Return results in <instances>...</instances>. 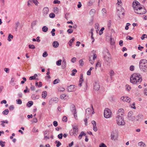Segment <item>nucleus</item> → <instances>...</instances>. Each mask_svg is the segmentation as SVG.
<instances>
[{
    "label": "nucleus",
    "mask_w": 147,
    "mask_h": 147,
    "mask_svg": "<svg viewBox=\"0 0 147 147\" xmlns=\"http://www.w3.org/2000/svg\"><path fill=\"white\" fill-rule=\"evenodd\" d=\"M137 120L140 121L143 118V116L142 114H139L137 116Z\"/></svg>",
    "instance_id": "17"
},
{
    "label": "nucleus",
    "mask_w": 147,
    "mask_h": 147,
    "mask_svg": "<svg viewBox=\"0 0 147 147\" xmlns=\"http://www.w3.org/2000/svg\"><path fill=\"white\" fill-rule=\"evenodd\" d=\"M142 80V76L139 73L132 74L130 78V82L134 84H138Z\"/></svg>",
    "instance_id": "1"
},
{
    "label": "nucleus",
    "mask_w": 147,
    "mask_h": 147,
    "mask_svg": "<svg viewBox=\"0 0 147 147\" xmlns=\"http://www.w3.org/2000/svg\"><path fill=\"white\" fill-rule=\"evenodd\" d=\"M116 121L117 124L119 125H124L125 124L124 119L121 116H117Z\"/></svg>",
    "instance_id": "4"
},
{
    "label": "nucleus",
    "mask_w": 147,
    "mask_h": 147,
    "mask_svg": "<svg viewBox=\"0 0 147 147\" xmlns=\"http://www.w3.org/2000/svg\"><path fill=\"white\" fill-rule=\"evenodd\" d=\"M75 38H74L73 37L69 40V44L70 46H71L72 43L73 42Z\"/></svg>",
    "instance_id": "26"
},
{
    "label": "nucleus",
    "mask_w": 147,
    "mask_h": 147,
    "mask_svg": "<svg viewBox=\"0 0 147 147\" xmlns=\"http://www.w3.org/2000/svg\"><path fill=\"white\" fill-rule=\"evenodd\" d=\"M4 123H8V121L7 120H3L0 121V125H1L2 127H5V125Z\"/></svg>",
    "instance_id": "15"
},
{
    "label": "nucleus",
    "mask_w": 147,
    "mask_h": 147,
    "mask_svg": "<svg viewBox=\"0 0 147 147\" xmlns=\"http://www.w3.org/2000/svg\"><path fill=\"white\" fill-rule=\"evenodd\" d=\"M63 136V134L62 133H61L58 135V137L59 139H61Z\"/></svg>",
    "instance_id": "50"
},
{
    "label": "nucleus",
    "mask_w": 147,
    "mask_h": 147,
    "mask_svg": "<svg viewBox=\"0 0 147 147\" xmlns=\"http://www.w3.org/2000/svg\"><path fill=\"white\" fill-rule=\"evenodd\" d=\"M86 134L84 132L82 131L81 132L79 135V136L78 137V138L80 139H81L82 138V137L83 136H86Z\"/></svg>",
    "instance_id": "21"
},
{
    "label": "nucleus",
    "mask_w": 147,
    "mask_h": 147,
    "mask_svg": "<svg viewBox=\"0 0 147 147\" xmlns=\"http://www.w3.org/2000/svg\"><path fill=\"white\" fill-rule=\"evenodd\" d=\"M49 11V9L48 7H44L42 10V13L44 16H45L47 14Z\"/></svg>",
    "instance_id": "12"
},
{
    "label": "nucleus",
    "mask_w": 147,
    "mask_h": 147,
    "mask_svg": "<svg viewBox=\"0 0 147 147\" xmlns=\"http://www.w3.org/2000/svg\"><path fill=\"white\" fill-rule=\"evenodd\" d=\"M134 10L135 12L138 14H143L146 12V11L145 9L142 7H140L136 8Z\"/></svg>",
    "instance_id": "6"
},
{
    "label": "nucleus",
    "mask_w": 147,
    "mask_h": 147,
    "mask_svg": "<svg viewBox=\"0 0 147 147\" xmlns=\"http://www.w3.org/2000/svg\"><path fill=\"white\" fill-rule=\"evenodd\" d=\"M124 111L123 109H120L118 110L117 113V116H121L124 115Z\"/></svg>",
    "instance_id": "11"
},
{
    "label": "nucleus",
    "mask_w": 147,
    "mask_h": 147,
    "mask_svg": "<svg viewBox=\"0 0 147 147\" xmlns=\"http://www.w3.org/2000/svg\"><path fill=\"white\" fill-rule=\"evenodd\" d=\"M130 25V24L129 23H127L126 24L125 29L126 30H128L129 29V26Z\"/></svg>",
    "instance_id": "44"
},
{
    "label": "nucleus",
    "mask_w": 147,
    "mask_h": 147,
    "mask_svg": "<svg viewBox=\"0 0 147 147\" xmlns=\"http://www.w3.org/2000/svg\"><path fill=\"white\" fill-rule=\"evenodd\" d=\"M31 97L33 100L38 99L39 97L38 95H36L35 94H32V95Z\"/></svg>",
    "instance_id": "19"
},
{
    "label": "nucleus",
    "mask_w": 147,
    "mask_h": 147,
    "mask_svg": "<svg viewBox=\"0 0 147 147\" xmlns=\"http://www.w3.org/2000/svg\"><path fill=\"white\" fill-rule=\"evenodd\" d=\"M99 147H107L106 145L104 143H102L100 145Z\"/></svg>",
    "instance_id": "64"
},
{
    "label": "nucleus",
    "mask_w": 147,
    "mask_h": 147,
    "mask_svg": "<svg viewBox=\"0 0 147 147\" xmlns=\"http://www.w3.org/2000/svg\"><path fill=\"white\" fill-rule=\"evenodd\" d=\"M127 39H129L130 40H132L133 39V37H132L129 36H127L126 38Z\"/></svg>",
    "instance_id": "62"
},
{
    "label": "nucleus",
    "mask_w": 147,
    "mask_h": 147,
    "mask_svg": "<svg viewBox=\"0 0 147 147\" xmlns=\"http://www.w3.org/2000/svg\"><path fill=\"white\" fill-rule=\"evenodd\" d=\"M73 114H74V117L76 119H77V112L76 111H75L74 113H73Z\"/></svg>",
    "instance_id": "40"
},
{
    "label": "nucleus",
    "mask_w": 147,
    "mask_h": 147,
    "mask_svg": "<svg viewBox=\"0 0 147 147\" xmlns=\"http://www.w3.org/2000/svg\"><path fill=\"white\" fill-rule=\"evenodd\" d=\"M63 121L64 122H66L67 121V117L65 116H64L63 117Z\"/></svg>",
    "instance_id": "45"
},
{
    "label": "nucleus",
    "mask_w": 147,
    "mask_h": 147,
    "mask_svg": "<svg viewBox=\"0 0 147 147\" xmlns=\"http://www.w3.org/2000/svg\"><path fill=\"white\" fill-rule=\"evenodd\" d=\"M48 30V28L46 26H44L42 28V31L44 32H47Z\"/></svg>",
    "instance_id": "25"
},
{
    "label": "nucleus",
    "mask_w": 147,
    "mask_h": 147,
    "mask_svg": "<svg viewBox=\"0 0 147 147\" xmlns=\"http://www.w3.org/2000/svg\"><path fill=\"white\" fill-rule=\"evenodd\" d=\"M53 3L54 4H59L60 3V1L58 0H54V1L53 2Z\"/></svg>",
    "instance_id": "48"
},
{
    "label": "nucleus",
    "mask_w": 147,
    "mask_h": 147,
    "mask_svg": "<svg viewBox=\"0 0 147 147\" xmlns=\"http://www.w3.org/2000/svg\"><path fill=\"white\" fill-rule=\"evenodd\" d=\"M147 36L146 34H143L142 35V36L141 37L142 40H143L145 38H146Z\"/></svg>",
    "instance_id": "46"
},
{
    "label": "nucleus",
    "mask_w": 147,
    "mask_h": 147,
    "mask_svg": "<svg viewBox=\"0 0 147 147\" xmlns=\"http://www.w3.org/2000/svg\"><path fill=\"white\" fill-rule=\"evenodd\" d=\"M66 94H62L60 96V97L61 99H66V98H65L66 96Z\"/></svg>",
    "instance_id": "32"
},
{
    "label": "nucleus",
    "mask_w": 147,
    "mask_h": 147,
    "mask_svg": "<svg viewBox=\"0 0 147 147\" xmlns=\"http://www.w3.org/2000/svg\"><path fill=\"white\" fill-rule=\"evenodd\" d=\"M79 63L80 65L82 66L84 64V62L83 61L82 59L79 60Z\"/></svg>",
    "instance_id": "43"
},
{
    "label": "nucleus",
    "mask_w": 147,
    "mask_h": 147,
    "mask_svg": "<svg viewBox=\"0 0 147 147\" xmlns=\"http://www.w3.org/2000/svg\"><path fill=\"white\" fill-rule=\"evenodd\" d=\"M59 81L60 80L59 79H56L53 81V84H56L59 82Z\"/></svg>",
    "instance_id": "35"
},
{
    "label": "nucleus",
    "mask_w": 147,
    "mask_h": 147,
    "mask_svg": "<svg viewBox=\"0 0 147 147\" xmlns=\"http://www.w3.org/2000/svg\"><path fill=\"white\" fill-rule=\"evenodd\" d=\"M138 145L140 147H146V146L145 144L142 142H139L138 143Z\"/></svg>",
    "instance_id": "18"
},
{
    "label": "nucleus",
    "mask_w": 147,
    "mask_h": 147,
    "mask_svg": "<svg viewBox=\"0 0 147 147\" xmlns=\"http://www.w3.org/2000/svg\"><path fill=\"white\" fill-rule=\"evenodd\" d=\"M32 1L36 5H38V3L37 0H32Z\"/></svg>",
    "instance_id": "59"
},
{
    "label": "nucleus",
    "mask_w": 147,
    "mask_h": 147,
    "mask_svg": "<svg viewBox=\"0 0 147 147\" xmlns=\"http://www.w3.org/2000/svg\"><path fill=\"white\" fill-rule=\"evenodd\" d=\"M104 29L105 28L104 27H102L101 28L99 32V34L100 35H101L102 34V31H103L104 30Z\"/></svg>",
    "instance_id": "53"
},
{
    "label": "nucleus",
    "mask_w": 147,
    "mask_h": 147,
    "mask_svg": "<svg viewBox=\"0 0 147 147\" xmlns=\"http://www.w3.org/2000/svg\"><path fill=\"white\" fill-rule=\"evenodd\" d=\"M9 112V111L8 109H6L3 112V114L5 115H6L8 114Z\"/></svg>",
    "instance_id": "30"
},
{
    "label": "nucleus",
    "mask_w": 147,
    "mask_h": 147,
    "mask_svg": "<svg viewBox=\"0 0 147 147\" xmlns=\"http://www.w3.org/2000/svg\"><path fill=\"white\" fill-rule=\"evenodd\" d=\"M5 142H3L2 141H0V145L2 147H4L5 146Z\"/></svg>",
    "instance_id": "38"
},
{
    "label": "nucleus",
    "mask_w": 147,
    "mask_h": 147,
    "mask_svg": "<svg viewBox=\"0 0 147 147\" xmlns=\"http://www.w3.org/2000/svg\"><path fill=\"white\" fill-rule=\"evenodd\" d=\"M37 22V21L36 20H34L32 21L31 23V27L32 28L36 25Z\"/></svg>",
    "instance_id": "24"
},
{
    "label": "nucleus",
    "mask_w": 147,
    "mask_h": 147,
    "mask_svg": "<svg viewBox=\"0 0 147 147\" xmlns=\"http://www.w3.org/2000/svg\"><path fill=\"white\" fill-rule=\"evenodd\" d=\"M139 67L141 71L146 72L147 70V60L144 59L141 60L139 62Z\"/></svg>",
    "instance_id": "2"
},
{
    "label": "nucleus",
    "mask_w": 147,
    "mask_h": 147,
    "mask_svg": "<svg viewBox=\"0 0 147 147\" xmlns=\"http://www.w3.org/2000/svg\"><path fill=\"white\" fill-rule=\"evenodd\" d=\"M67 89L68 91L69 92L75 91L76 89L75 86L74 85H71L68 86Z\"/></svg>",
    "instance_id": "9"
},
{
    "label": "nucleus",
    "mask_w": 147,
    "mask_h": 147,
    "mask_svg": "<svg viewBox=\"0 0 147 147\" xmlns=\"http://www.w3.org/2000/svg\"><path fill=\"white\" fill-rule=\"evenodd\" d=\"M133 113L132 111H129L128 114V120L131 121H134L135 119V117L132 116Z\"/></svg>",
    "instance_id": "8"
},
{
    "label": "nucleus",
    "mask_w": 147,
    "mask_h": 147,
    "mask_svg": "<svg viewBox=\"0 0 147 147\" xmlns=\"http://www.w3.org/2000/svg\"><path fill=\"white\" fill-rule=\"evenodd\" d=\"M135 2H133V5H132V6L134 9V10L135 9H137L136 8H138V7H137V6H136V4H135Z\"/></svg>",
    "instance_id": "57"
},
{
    "label": "nucleus",
    "mask_w": 147,
    "mask_h": 147,
    "mask_svg": "<svg viewBox=\"0 0 147 147\" xmlns=\"http://www.w3.org/2000/svg\"><path fill=\"white\" fill-rule=\"evenodd\" d=\"M135 4H136V6H137L138 8L140 7L139 6H140V4L139 2L137 1L135 2Z\"/></svg>",
    "instance_id": "56"
},
{
    "label": "nucleus",
    "mask_w": 147,
    "mask_h": 147,
    "mask_svg": "<svg viewBox=\"0 0 147 147\" xmlns=\"http://www.w3.org/2000/svg\"><path fill=\"white\" fill-rule=\"evenodd\" d=\"M4 70L7 73H9V69L8 68H5Z\"/></svg>",
    "instance_id": "54"
},
{
    "label": "nucleus",
    "mask_w": 147,
    "mask_h": 147,
    "mask_svg": "<svg viewBox=\"0 0 147 147\" xmlns=\"http://www.w3.org/2000/svg\"><path fill=\"white\" fill-rule=\"evenodd\" d=\"M13 38V35H11L10 34H9L8 37V40L9 41H11V40L10 38L12 39Z\"/></svg>",
    "instance_id": "27"
},
{
    "label": "nucleus",
    "mask_w": 147,
    "mask_h": 147,
    "mask_svg": "<svg viewBox=\"0 0 147 147\" xmlns=\"http://www.w3.org/2000/svg\"><path fill=\"white\" fill-rule=\"evenodd\" d=\"M62 62V60L61 59H59L56 62V63L57 65L60 66L61 64V62Z\"/></svg>",
    "instance_id": "31"
},
{
    "label": "nucleus",
    "mask_w": 147,
    "mask_h": 147,
    "mask_svg": "<svg viewBox=\"0 0 147 147\" xmlns=\"http://www.w3.org/2000/svg\"><path fill=\"white\" fill-rule=\"evenodd\" d=\"M29 47L30 49H34L35 48V46L33 45H29Z\"/></svg>",
    "instance_id": "47"
},
{
    "label": "nucleus",
    "mask_w": 147,
    "mask_h": 147,
    "mask_svg": "<svg viewBox=\"0 0 147 147\" xmlns=\"http://www.w3.org/2000/svg\"><path fill=\"white\" fill-rule=\"evenodd\" d=\"M112 115L111 111L109 109H106L104 111V115L105 118H109Z\"/></svg>",
    "instance_id": "7"
},
{
    "label": "nucleus",
    "mask_w": 147,
    "mask_h": 147,
    "mask_svg": "<svg viewBox=\"0 0 147 147\" xmlns=\"http://www.w3.org/2000/svg\"><path fill=\"white\" fill-rule=\"evenodd\" d=\"M49 16L51 18H53L55 17V15L54 13H51L49 14Z\"/></svg>",
    "instance_id": "42"
},
{
    "label": "nucleus",
    "mask_w": 147,
    "mask_h": 147,
    "mask_svg": "<svg viewBox=\"0 0 147 147\" xmlns=\"http://www.w3.org/2000/svg\"><path fill=\"white\" fill-rule=\"evenodd\" d=\"M71 110L72 112L74 113L75 111H76L75 106L74 105H72L71 107Z\"/></svg>",
    "instance_id": "22"
},
{
    "label": "nucleus",
    "mask_w": 147,
    "mask_h": 147,
    "mask_svg": "<svg viewBox=\"0 0 147 147\" xmlns=\"http://www.w3.org/2000/svg\"><path fill=\"white\" fill-rule=\"evenodd\" d=\"M104 61L105 63L108 65H109L111 61L110 55L108 51H107L105 54L104 56Z\"/></svg>",
    "instance_id": "3"
},
{
    "label": "nucleus",
    "mask_w": 147,
    "mask_h": 147,
    "mask_svg": "<svg viewBox=\"0 0 147 147\" xmlns=\"http://www.w3.org/2000/svg\"><path fill=\"white\" fill-rule=\"evenodd\" d=\"M16 25V27L15 28L17 30L20 24V23L19 22H17L15 23Z\"/></svg>",
    "instance_id": "61"
},
{
    "label": "nucleus",
    "mask_w": 147,
    "mask_h": 147,
    "mask_svg": "<svg viewBox=\"0 0 147 147\" xmlns=\"http://www.w3.org/2000/svg\"><path fill=\"white\" fill-rule=\"evenodd\" d=\"M53 100L55 103H57L58 102L59 100L58 98L55 97L53 98Z\"/></svg>",
    "instance_id": "51"
},
{
    "label": "nucleus",
    "mask_w": 147,
    "mask_h": 147,
    "mask_svg": "<svg viewBox=\"0 0 147 147\" xmlns=\"http://www.w3.org/2000/svg\"><path fill=\"white\" fill-rule=\"evenodd\" d=\"M102 13H103V15L104 16H105L106 15V10L105 9L103 8L102 10Z\"/></svg>",
    "instance_id": "29"
},
{
    "label": "nucleus",
    "mask_w": 147,
    "mask_h": 147,
    "mask_svg": "<svg viewBox=\"0 0 147 147\" xmlns=\"http://www.w3.org/2000/svg\"><path fill=\"white\" fill-rule=\"evenodd\" d=\"M58 90L59 91H63L65 90V89L64 88L61 87L59 88Z\"/></svg>",
    "instance_id": "55"
},
{
    "label": "nucleus",
    "mask_w": 147,
    "mask_h": 147,
    "mask_svg": "<svg viewBox=\"0 0 147 147\" xmlns=\"http://www.w3.org/2000/svg\"><path fill=\"white\" fill-rule=\"evenodd\" d=\"M134 65H131L130 67H129V69L130 70V71H133L134 70Z\"/></svg>",
    "instance_id": "58"
},
{
    "label": "nucleus",
    "mask_w": 147,
    "mask_h": 147,
    "mask_svg": "<svg viewBox=\"0 0 147 147\" xmlns=\"http://www.w3.org/2000/svg\"><path fill=\"white\" fill-rule=\"evenodd\" d=\"M77 72V70L75 69L72 70V73L71 74V75L72 76H75L76 74V73Z\"/></svg>",
    "instance_id": "34"
},
{
    "label": "nucleus",
    "mask_w": 147,
    "mask_h": 147,
    "mask_svg": "<svg viewBox=\"0 0 147 147\" xmlns=\"http://www.w3.org/2000/svg\"><path fill=\"white\" fill-rule=\"evenodd\" d=\"M125 87L126 90L128 91H129L131 88V86L128 85H126Z\"/></svg>",
    "instance_id": "33"
},
{
    "label": "nucleus",
    "mask_w": 147,
    "mask_h": 147,
    "mask_svg": "<svg viewBox=\"0 0 147 147\" xmlns=\"http://www.w3.org/2000/svg\"><path fill=\"white\" fill-rule=\"evenodd\" d=\"M48 54L46 52H45L43 53L42 56L43 57H45L47 56Z\"/></svg>",
    "instance_id": "60"
},
{
    "label": "nucleus",
    "mask_w": 147,
    "mask_h": 147,
    "mask_svg": "<svg viewBox=\"0 0 147 147\" xmlns=\"http://www.w3.org/2000/svg\"><path fill=\"white\" fill-rule=\"evenodd\" d=\"M49 134V131L48 130L45 131L44 133V135H48Z\"/></svg>",
    "instance_id": "52"
},
{
    "label": "nucleus",
    "mask_w": 147,
    "mask_h": 147,
    "mask_svg": "<svg viewBox=\"0 0 147 147\" xmlns=\"http://www.w3.org/2000/svg\"><path fill=\"white\" fill-rule=\"evenodd\" d=\"M111 139L112 140H115L117 138V136H116V133H115L113 131L111 135Z\"/></svg>",
    "instance_id": "13"
},
{
    "label": "nucleus",
    "mask_w": 147,
    "mask_h": 147,
    "mask_svg": "<svg viewBox=\"0 0 147 147\" xmlns=\"http://www.w3.org/2000/svg\"><path fill=\"white\" fill-rule=\"evenodd\" d=\"M33 102L32 101H29L27 104V106L28 107H31L33 104Z\"/></svg>",
    "instance_id": "28"
},
{
    "label": "nucleus",
    "mask_w": 147,
    "mask_h": 147,
    "mask_svg": "<svg viewBox=\"0 0 147 147\" xmlns=\"http://www.w3.org/2000/svg\"><path fill=\"white\" fill-rule=\"evenodd\" d=\"M53 125L55 127H56L58 125L57 122L56 121H54L53 122Z\"/></svg>",
    "instance_id": "63"
},
{
    "label": "nucleus",
    "mask_w": 147,
    "mask_h": 147,
    "mask_svg": "<svg viewBox=\"0 0 147 147\" xmlns=\"http://www.w3.org/2000/svg\"><path fill=\"white\" fill-rule=\"evenodd\" d=\"M47 92L46 91H44L42 92V98H45L47 96Z\"/></svg>",
    "instance_id": "20"
},
{
    "label": "nucleus",
    "mask_w": 147,
    "mask_h": 147,
    "mask_svg": "<svg viewBox=\"0 0 147 147\" xmlns=\"http://www.w3.org/2000/svg\"><path fill=\"white\" fill-rule=\"evenodd\" d=\"M59 44L57 41H54L52 44L53 47L55 48H57L59 46Z\"/></svg>",
    "instance_id": "16"
},
{
    "label": "nucleus",
    "mask_w": 147,
    "mask_h": 147,
    "mask_svg": "<svg viewBox=\"0 0 147 147\" xmlns=\"http://www.w3.org/2000/svg\"><path fill=\"white\" fill-rule=\"evenodd\" d=\"M73 130H71L70 131V134L71 136L74 135L76 136L78 134V126L76 125H73Z\"/></svg>",
    "instance_id": "5"
},
{
    "label": "nucleus",
    "mask_w": 147,
    "mask_h": 147,
    "mask_svg": "<svg viewBox=\"0 0 147 147\" xmlns=\"http://www.w3.org/2000/svg\"><path fill=\"white\" fill-rule=\"evenodd\" d=\"M66 62L65 60H63L62 63V67L63 69L65 68L66 67Z\"/></svg>",
    "instance_id": "23"
},
{
    "label": "nucleus",
    "mask_w": 147,
    "mask_h": 147,
    "mask_svg": "<svg viewBox=\"0 0 147 147\" xmlns=\"http://www.w3.org/2000/svg\"><path fill=\"white\" fill-rule=\"evenodd\" d=\"M110 43L111 45H113L114 44L115 42L114 39L111 38H110Z\"/></svg>",
    "instance_id": "37"
},
{
    "label": "nucleus",
    "mask_w": 147,
    "mask_h": 147,
    "mask_svg": "<svg viewBox=\"0 0 147 147\" xmlns=\"http://www.w3.org/2000/svg\"><path fill=\"white\" fill-rule=\"evenodd\" d=\"M59 11V9L57 7H55L54 8L53 11L55 13H57Z\"/></svg>",
    "instance_id": "41"
},
{
    "label": "nucleus",
    "mask_w": 147,
    "mask_h": 147,
    "mask_svg": "<svg viewBox=\"0 0 147 147\" xmlns=\"http://www.w3.org/2000/svg\"><path fill=\"white\" fill-rule=\"evenodd\" d=\"M94 89L96 90H98L100 88V86L99 84L96 82H95L94 84Z\"/></svg>",
    "instance_id": "14"
},
{
    "label": "nucleus",
    "mask_w": 147,
    "mask_h": 147,
    "mask_svg": "<svg viewBox=\"0 0 147 147\" xmlns=\"http://www.w3.org/2000/svg\"><path fill=\"white\" fill-rule=\"evenodd\" d=\"M121 99L123 102H129L131 101V99L127 96H122L121 97Z\"/></svg>",
    "instance_id": "10"
},
{
    "label": "nucleus",
    "mask_w": 147,
    "mask_h": 147,
    "mask_svg": "<svg viewBox=\"0 0 147 147\" xmlns=\"http://www.w3.org/2000/svg\"><path fill=\"white\" fill-rule=\"evenodd\" d=\"M114 71L113 70H111L110 72V76H111V78H112V77L114 75Z\"/></svg>",
    "instance_id": "36"
},
{
    "label": "nucleus",
    "mask_w": 147,
    "mask_h": 147,
    "mask_svg": "<svg viewBox=\"0 0 147 147\" xmlns=\"http://www.w3.org/2000/svg\"><path fill=\"white\" fill-rule=\"evenodd\" d=\"M17 104H21L22 103V101L20 99H18L16 100Z\"/></svg>",
    "instance_id": "49"
},
{
    "label": "nucleus",
    "mask_w": 147,
    "mask_h": 147,
    "mask_svg": "<svg viewBox=\"0 0 147 147\" xmlns=\"http://www.w3.org/2000/svg\"><path fill=\"white\" fill-rule=\"evenodd\" d=\"M111 25V21L109 20L108 22L107 26L109 29H110Z\"/></svg>",
    "instance_id": "39"
}]
</instances>
